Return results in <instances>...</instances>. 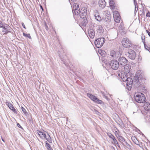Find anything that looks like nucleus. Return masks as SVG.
<instances>
[{"mask_svg": "<svg viewBox=\"0 0 150 150\" xmlns=\"http://www.w3.org/2000/svg\"><path fill=\"white\" fill-rule=\"evenodd\" d=\"M123 66L122 72L119 74L118 75L120 78L124 79V77L127 76V74L129 72V67H131L128 64Z\"/></svg>", "mask_w": 150, "mask_h": 150, "instance_id": "obj_1", "label": "nucleus"}, {"mask_svg": "<svg viewBox=\"0 0 150 150\" xmlns=\"http://www.w3.org/2000/svg\"><path fill=\"white\" fill-rule=\"evenodd\" d=\"M124 79L121 78L123 81H127V88L128 90H130L133 83L132 79L130 77H127V76L124 77Z\"/></svg>", "mask_w": 150, "mask_h": 150, "instance_id": "obj_2", "label": "nucleus"}, {"mask_svg": "<svg viewBox=\"0 0 150 150\" xmlns=\"http://www.w3.org/2000/svg\"><path fill=\"white\" fill-rule=\"evenodd\" d=\"M140 76V74L139 76L136 74L134 77L133 84L135 87L138 88L141 85L142 80Z\"/></svg>", "mask_w": 150, "mask_h": 150, "instance_id": "obj_3", "label": "nucleus"}, {"mask_svg": "<svg viewBox=\"0 0 150 150\" xmlns=\"http://www.w3.org/2000/svg\"><path fill=\"white\" fill-rule=\"evenodd\" d=\"M134 98L136 101L139 103H144L145 102L146 98L144 95L142 94H137L136 96L134 95Z\"/></svg>", "mask_w": 150, "mask_h": 150, "instance_id": "obj_4", "label": "nucleus"}, {"mask_svg": "<svg viewBox=\"0 0 150 150\" xmlns=\"http://www.w3.org/2000/svg\"><path fill=\"white\" fill-rule=\"evenodd\" d=\"M122 43L123 47L127 48H129L133 46L131 41L127 38H123L122 41Z\"/></svg>", "mask_w": 150, "mask_h": 150, "instance_id": "obj_5", "label": "nucleus"}, {"mask_svg": "<svg viewBox=\"0 0 150 150\" xmlns=\"http://www.w3.org/2000/svg\"><path fill=\"white\" fill-rule=\"evenodd\" d=\"M105 41V39L104 38H99L95 40V44L97 48H99L103 46Z\"/></svg>", "mask_w": 150, "mask_h": 150, "instance_id": "obj_6", "label": "nucleus"}, {"mask_svg": "<svg viewBox=\"0 0 150 150\" xmlns=\"http://www.w3.org/2000/svg\"><path fill=\"white\" fill-rule=\"evenodd\" d=\"M109 65L111 68L114 70L117 69L120 66L118 61L115 59L111 60L110 62Z\"/></svg>", "mask_w": 150, "mask_h": 150, "instance_id": "obj_7", "label": "nucleus"}, {"mask_svg": "<svg viewBox=\"0 0 150 150\" xmlns=\"http://www.w3.org/2000/svg\"><path fill=\"white\" fill-rule=\"evenodd\" d=\"M87 96L91 100L97 103L101 104L103 103L102 100L99 99L95 96L93 95L88 93Z\"/></svg>", "mask_w": 150, "mask_h": 150, "instance_id": "obj_8", "label": "nucleus"}, {"mask_svg": "<svg viewBox=\"0 0 150 150\" xmlns=\"http://www.w3.org/2000/svg\"><path fill=\"white\" fill-rule=\"evenodd\" d=\"M127 61L128 60L125 57L120 56L118 58V62L119 65L124 66L127 64Z\"/></svg>", "mask_w": 150, "mask_h": 150, "instance_id": "obj_9", "label": "nucleus"}, {"mask_svg": "<svg viewBox=\"0 0 150 150\" xmlns=\"http://www.w3.org/2000/svg\"><path fill=\"white\" fill-rule=\"evenodd\" d=\"M128 56L129 58L132 60H134L136 57V54L135 52L132 50H129L128 52Z\"/></svg>", "mask_w": 150, "mask_h": 150, "instance_id": "obj_10", "label": "nucleus"}, {"mask_svg": "<svg viewBox=\"0 0 150 150\" xmlns=\"http://www.w3.org/2000/svg\"><path fill=\"white\" fill-rule=\"evenodd\" d=\"M107 15H106L104 21L105 23V24L106 26H108V24L111 21V17L110 13L108 11H106Z\"/></svg>", "mask_w": 150, "mask_h": 150, "instance_id": "obj_11", "label": "nucleus"}, {"mask_svg": "<svg viewBox=\"0 0 150 150\" xmlns=\"http://www.w3.org/2000/svg\"><path fill=\"white\" fill-rule=\"evenodd\" d=\"M110 139H112L113 142V143L112 142V143L114 144L115 145H116L120 147L119 144L118 143L117 141L115 138V137L111 133H107Z\"/></svg>", "mask_w": 150, "mask_h": 150, "instance_id": "obj_12", "label": "nucleus"}, {"mask_svg": "<svg viewBox=\"0 0 150 150\" xmlns=\"http://www.w3.org/2000/svg\"><path fill=\"white\" fill-rule=\"evenodd\" d=\"M96 30L98 35L102 34L104 31V29L101 25H97L96 26Z\"/></svg>", "mask_w": 150, "mask_h": 150, "instance_id": "obj_13", "label": "nucleus"}, {"mask_svg": "<svg viewBox=\"0 0 150 150\" xmlns=\"http://www.w3.org/2000/svg\"><path fill=\"white\" fill-rule=\"evenodd\" d=\"M89 36L91 38H93L95 35V32L92 27H90L88 29Z\"/></svg>", "mask_w": 150, "mask_h": 150, "instance_id": "obj_14", "label": "nucleus"}, {"mask_svg": "<svg viewBox=\"0 0 150 150\" xmlns=\"http://www.w3.org/2000/svg\"><path fill=\"white\" fill-rule=\"evenodd\" d=\"M99 6L102 8H104L106 5V3L105 0H99Z\"/></svg>", "mask_w": 150, "mask_h": 150, "instance_id": "obj_15", "label": "nucleus"}, {"mask_svg": "<svg viewBox=\"0 0 150 150\" xmlns=\"http://www.w3.org/2000/svg\"><path fill=\"white\" fill-rule=\"evenodd\" d=\"M145 109L147 111H150V103L148 102H146L144 105Z\"/></svg>", "mask_w": 150, "mask_h": 150, "instance_id": "obj_16", "label": "nucleus"}, {"mask_svg": "<svg viewBox=\"0 0 150 150\" xmlns=\"http://www.w3.org/2000/svg\"><path fill=\"white\" fill-rule=\"evenodd\" d=\"M113 17L115 21L117 23H119L120 22V17L119 16L114 15L113 16Z\"/></svg>", "mask_w": 150, "mask_h": 150, "instance_id": "obj_17", "label": "nucleus"}, {"mask_svg": "<svg viewBox=\"0 0 150 150\" xmlns=\"http://www.w3.org/2000/svg\"><path fill=\"white\" fill-rule=\"evenodd\" d=\"M118 139H119V141L121 142L122 144L123 145H124V144L123 143V142H126L125 139L122 136H119L118 137Z\"/></svg>", "mask_w": 150, "mask_h": 150, "instance_id": "obj_18", "label": "nucleus"}, {"mask_svg": "<svg viewBox=\"0 0 150 150\" xmlns=\"http://www.w3.org/2000/svg\"><path fill=\"white\" fill-rule=\"evenodd\" d=\"M38 135L41 138H42L43 137H45L46 134L45 133L42 132L40 131H38Z\"/></svg>", "mask_w": 150, "mask_h": 150, "instance_id": "obj_19", "label": "nucleus"}, {"mask_svg": "<svg viewBox=\"0 0 150 150\" xmlns=\"http://www.w3.org/2000/svg\"><path fill=\"white\" fill-rule=\"evenodd\" d=\"M79 5L78 4L75 3L74 4L73 8H72V10H77V9H79Z\"/></svg>", "mask_w": 150, "mask_h": 150, "instance_id": "obj_20", "label": "nucleus"}, {"mask_svg": "<svg viewBox=\"0 0 150 150\" xmlns=\"http://www.w3.org/2000/svg\"><path fill=\"white\" fill-rule=\"evenodd\" d=\"M131 139L134 143L136 144H138V143H139V141L135 136H132Z\"/></svg>", "mask_w": 150, "mask_h": 150, "instance_id": "obj_21", "label": "nucleus"}, {"mask_svg": "<svg viewBox=\"0 0 150 150\" xmlns=\"http://www.w3.org/2000/svg\"><path fill=\"white\" fill-rule=\"evenodd\" d=\"M95 19L97 21H100L101 20V18L100 16L98 14H96L95 15Z\"/></svg>", "mask_w": 150, "mask_h": 150, "instance_id": "obj_22", "label": "nucleus"}, {"mask_svg": "<svg viewBox=\"0 0 150 150\" xmlns=\"http://www.w3.org/2000/svg\"><path fill=\"white\" fill-rule=\"evenodd\" d=\"M6 104L8 106L11 110L14 108L13 105L10 102H6Z\"/></svg>", "mask_w": 150, "mask_h": 150, "instance_id": "obj_23", "label": "nucleus"}, {"mask_svg": "<svg viewBox=\"0 0 150 150\" xmlns=\"http://www.w3.org/2000/svg\"><path fill=\"white\" fill-rule=\"evenodd\" d=\"M87 8L86 7H83L81 8L80 12L82 13L83 12V13H85L87 14Z\"/></svg>", "mask_w": 150, "mask_h": 150, "instance_id": "obj_24", "label": "nucleus"}, {"mask_svg": "<svg viewBox=\"0 0 150 150\" xmlns=\"http://www.w3.org/2000/svg\"><path fill=\"white\" fill-rule=\"evenodd\" d=\"M80 16L81 18H86L87 14L85 13H82L80 12Z\"/></svg>", "mask_w": 150, "mask_h": 150, "instance_id": "obj_25", "label": "nucleus"}, {"mask_svg": "<svg viewBox=\"0 0 150 150\" xmlns=\"http://www.w3.org/2000/svg\"><path fill=\"white\" fill-rule=\"evenodd\" d=\"M116 54V52L114 50H111L110 52V56L112 57H114Z\"/></svg>", "mask_w": 150, "mask_h": 150, "instance_id": "obj_26", "label": "nucleus"}, {"mask_svg": "<svg viewBox=\"0 0 150 150\" xmlns=\"http://www.w3.org/2000/svg\"><path fill=\"white\" fill-rule=\"evenodd\" d=\"M45 138L46 139V140L47 141H48L49 142H50V141H51V137L48 133L47 134V136H46L45 137Z\"/></svg>", "mask_w": 150, "mask_h": 150, "instance_id": "obj_27", "label": "nucleus"}, {"mask_svg": "<svg viewBox=\"0 0 150 150\" xmlns=\"http://www.w3.org/2000/svg\"><path fill=\"white\" fill-rule=\"evenodd\" d=\"M72 11H74V13L76 15H78L79 14V13L80 14V9H77V10H73Z\"/></svg>", "mask_w": 150, "mask_h": 150, "instance_id": "obj_28", "label": "nucleus"}, {"mask_svg": "<svg viewBox=\"0 0 150 150\" xmlns=\"http://www.w3.org/2000/svg\"><path fill=\"white\" fill-rule=\"evenodd\" d=\"M23 35L25 37L28 38L29 39H31V37L30 34H26L25 33H23Z\"/></svg>", "mask_w": 150, "mask_h": 150, "instance_id": "obj_29", "label": "nucleus"}, {"mask_svg": "<svg viewBox=\"0 0 150 150\" xmlns=\"http://www.w3.org/2000/svg\"><path fill=\"white\" fill-rule=\"evenodd\" d=\"M9 28V26L7 24H6L5 23L4 27H3V28L5 30H6L7 29Z\"/></svg>", "mask_w": 150, "mask_h": 150, "instance_id": "obj_30", "label": "nucleus"}, {"mask_svg": "<svg viewBox=\"0 0 150 150\" xmlns=\"http://www.w3.org/2000/svg\"><path fill=\"white\" fill-rule=\"evenodd\" d=\"M114 4V1H110L109 2V4L110 6L112 8H114L115 6L113 4Z\"/></svg>", "mask_w": 150, "mask_h": 150, "instance_id": "obj_31", "label": "nucleus"}, {"mask_svg": "<svg viewBox=\"0 0 150 150\" xmlns=\"http://www.w3.org/2000/svg\"><path fill=\"white\" fill-rule=\"evenodd\" d=\"M119 32L120 33L121 35H124L126 33L125 31L124 30H120L119 31Z\"/></svg>", "mask_w": 150, "mask_h": 150, "instance_id": "obj_32", "label": "nucleus"}, {"mask_svg": "<svg viewBox=\"0 0 150 150\" xmlns=\"http://www.w3.org/2000/svg\"><path fill=\"white\" fill-rule=\"evenodd\" d=\"M144 47H145V48L146 50H147L149 51V52H150V47H149L148 46H147L145 44V43H144Z\"/></svg>", "mask_w": 150, "mask_h": 150, "instance_id": "obj_33", "label": "nucleus"}, {"mask_svg": "<svg viewBox=\"0 0 150 150\" xmlns=\"http://www.w3.org/2000/svg\"><path fill=\"white\" fill-rule=\"evenodd\" d=\"M46 147L47 149H49L50 148H51L50 145V144L48 143L47 141L46 142Z\"/></svg>", "mask_w": 150, "mask_h": 150, "instance_id": "obj_34", "label": "nucleus"}, {"mask_svg": "<svg viewBox=\"0 0 150 150\" xmlns=\"http://www.w3.org/2000/svg\"><path fill=\"white\" fill-rule=\"evenodd\" d=\"M21 109L23 112L26 115L28 114V112L26 111L25 109L23 107H21Z\"/></svg>", "mask_w": 150, "mask_h": 150, "instance_id": "obj_35", "label": "nucleus"}, {"mask_svg": "<svg viewBox=\"0 0 150 150\" xmlns=\"http://www.w3.org/2000/svg\"><path fill=\"white\" fill-rule=\"evenodd\" d=\"M145 37L144 36V35H142V42L144 44V43H145Z\"/></svg>", "mask_w": 150, "mask_h": 150, "instance_id": "obj_36", "label": "nucleus"}, {"mask_svg": "<svg viewBox=\"0 0 150 150\" xmlns=\"http://www.w3.org/2000/svg\"><path fill=\"white\" fill-rule=\"evenodd\" d=\"M125 143L126 145L127 146V147L129 149H130L131 147V145L129 144L127 142H125Z\"/></svg>", "mask_w": 150, "mask_h": 150, "instance_id": "obj_37", "label": "nucleus"}, {"mask_svg": "<svg viewBox=\"0 0 150 150\" xmlns=\"http://www.w3.org/2000/svg\"><path fill=\"white\" fill-rule=\"evenodd\" d=\"M134 4L135 6V11L136 10V6H137V3L136 1V0H134Z\"/></svg>", "mask_w": 150, "mask_h": 150, "instance_id": "obj_38", "label": "nucleus"}, {"mask_svg": "<svg viewBox=\"0 0 150 150\" xmlns=\"http://www.w3.org/2000/svg\"><path fill=\"white\" fill-rule=\"evenodd\" d=\"M5 24V23H2V22L1 21H0V27L3 28V27H4V25Z\"/></svg>", "mask_w": 150, "mask_h": 150, "instance_id": "obj_39", "label": "nucleus"}, {"mask_svg": "<svg viewBox=\"0 0 150 150\" xmlns=\"http://www.w3.org/2000/svg\"><path fill=\"white\" fill-rule=\"evenodd\" d=\"M11 110L15 113L16 114L17 113V110L14 108H13Z\"/></svg>", "mask_w": 150, "mask_h": 150, "instance_id": "obj_40", "label": "nucleus"}, {"mask_svg": "<svg viewBox=\"0 0 150 150\" xmlns=\"http://www.w3.org/2000/svg\"><path fill=\"white\" fill-rule=\"evenodd\" d=\"M115 15H117V16H119V14L118 12L117 11H115L114 13V16Z\"/></svg>", "mask_w": 150, "mask_h": 150, "instance_id": "obj_41", "label": "nucleus"}, {"mask_svg": "<svg viewBox=\"0 0 150 150\" xmlns=\"http://www.w3.org/2000/svg\"><path fill=\"white\" fill-rule=\"evenodd\" d=\"M17 126L18 127H19V128H20L21 129H23L22 127L21 126V125H20V124L19 123H17Z\"/></svg>", "mask_w": 150, "mask_h": 150, "instance_id": "obj_42", "label": "nucleus"}, {"mask_svg": "<svg viewBox=\"0 0 150 150\" xmlns=\"http://www.w3.org/2000/svg\"><path fill=\"white\" fill-rule=\"evenodd\" d=\"M146 16L147 17H150V12H148L146 14Z\"/></svg>", "mask_w": 150, "mask_h": 150, "instance_id": "obj_43", "label": "nucleus"}, {"mask_svg": "<svg viewBox=\"0 0 150 150\" xmlns=\"http://www.w3.org/2000/svg\"><path fill=\"white\" fill-rule=\"evenodd\" d=\"M21 24H22V25L23 27L25 29H26V27H25V25H24V23L22 22V23Z\"/></svg>", "mask_w": 150, "mask_h": 150, "instance_id": "obj_44", "label": "nucleus"}, {"mask_svg": "<svg viewBox=\"0 0 150 150\" xmlns=\"http://www.w3.org/2000/svg\"><path fill=\"white\" fill-rule=\"evenodd\" d=\"M146 31L149 36L150 37V32L148 31L147 30H146Z\"/></svg>", "mask_w": 150, "mask_h": 150, "instance_id": "obj_45", "label": "nucleus"}, {"mask_svg": "<svg viewBox=\"0 0 150 150\" xmlns=\"http://www.w3.org/2000/svg\"><path fill=\"white\" fill-rule=\"evenodd\" d=\"M11 27L9 26V28H8V29H7L6 30L7 31H8V32H10V30H11Z\"/></svg>", "mask_w": 150, "mask_h": 150, "instance_id": "obj_46", "label": "nucleus"}, {"mask_svg": "<svg viewBox=\"0 0 150 150\" xmlns=\"http://www.w3.org/2000/svg\"><path fill=\"white\" fill-rule=\"evenodd\" d=\"M29 121L30 122H32V119H30L29 120Z\"/></svg>", "mask_w": 150, "mask_h": 150, "instance_id": "obj_47", "label": "nucleus"}, {"mask_svg": "<svg viewBox=\"0 0 150 150\" xmlns=\"http://www.w3.org/2000/svg\"><path fill=\"white\" fill-rule=\"evenodd\" d=\"M10 32H8V31H7L6 30V32L5 33V34H7L8 33Z\"/></svg>", "mask_w": 150, "mask_h": 150, "instance_id": "obj_48", "label": "nucleus"}, {"mask_svg": "<svg viewBox=\"0 0 150 150\" xmlns=\"http://www.w3.org/2000/svg\"><path fill=\"white\" fill-rule=\"evenodd\" d=\"M1 139L4 142H5L4 140V139H3L1 137Z\"/></svg>", "mask_w": 150, "mask_h": 150, "instance_id": "obj_49", "label": "nucleus"}, {"mask_svg": "<svg viewBox=\"0 0 150 150\" xmlns=\"http://www.w3.org/2000/svg\"><path fill=\"white\" fill-rule=\"evenodd\" d=\"M84 23H85V24H86V23H87V22L86 21H86L85 20H84Z\"/></svg>", "mask_w": 150, "mask_h": 150, "instance_id": "obj_50", "label": "nucleus"}, {"mask_svg": "<svg viewBox=\"0 0 150 150\" xmlns=\"http://www.w3.org/2000/svg\"><path fill=\"white\" fill-rule=\"evenodd\" d=\"M48 150H53V149H52L51 148H50V149H48Z\"/></svg>", "mask_w": 150, "mask_h": 150, "instance_id": "obj_51", "label": "nucleus"}, {"mask_svg": "<svg viewBox=\"0 0 150 150\" xmlns=\"http://www.w3.org/2000/svg\"><path fill=\"white\" fill-rule=\"evenodd\" d=\"M137 145H139L140 147H141V145H140V144H137Z\"/></svg>", "mask_w": 150, "mask_h": 150, "instance_id": "obj_52", "label": "nucleus"}, {"mask_svg": "<svg viewBox=\"0 0 150 150\" xmlns=\"http://www.w3.org/2000/svg\"><path fill=\"white\" fill-rule=\"evenodd\" d=\"M103 52H105V51H103Z\"/></svg>", "mask_w": 150, "mask_h": 150, "instance_id": "obj_53", "label": "nucleus"}, {"mask_svg": "<svg viewBox=\"0 0 150 150\" xmlns=\"http://www.w3.org/2000/svg\"><path fill=\"white\" fill-rule=\"evenodd\" d=\"M64 64H65V65H66V64H65V63H64Z\"/></svg>", "mask_w": 150, "mask_h": 150, "instance_id": "obj_54", "label": "nucleus"}, {"mask_svg": "<svg viewBox=\"0 0 150 150\" xmlns=\"http://www.w3.org/2000/svg\"><path fill=\"white\" fill-rule=\"evenodd\" d=\"M69 150H71L69 149Z\"/></svg>", "mask_w": 150, "mask_h": 150, "instance_id": "obj_55", "label": "nucleus"}]
</instances>
